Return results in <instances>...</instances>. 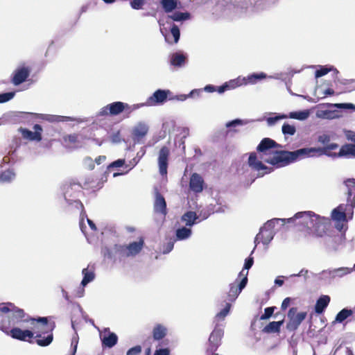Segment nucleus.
<instances>
[{
	"label": "nucleus",
	"instance_id": "1",
	"mask_svg": "<svg viewBox=\"0 0 355 355\" xmlns=\"http://www.w3.org/2000/svg\"><path fill=\"white\" fill-rule=\"evenodd\" d=\"M282 146L270 138L263 139L257 147L256 153H251L248 158V164L254 170L259 172L261 175L270 172L263 162L268 163L277 168L284 167L291 163L312 156L313 148H300L294 151L278 150Z\"/></svg>",
	"mask_w": 355,
	"mask_h": 355
},
{
	"label": "nucleus",
	"instance_id": "2",
	"mask_svg": "<svg viewBox=\"0 0 355 355\" xmlns=\"http://www.w3.org/2000/svg\"><path fill=\"white\" fill-rule=\"evenodd\" d=\"M35 321L37 319L28 318L23 309L13 304V309H10L8 315L1 320L0 330L13 339L32 343L31 339L34 338L35 333L29 329H21L19 327L29 322L33 324Z\"/></svg>",
	"mask_w": 355,
	"mask_h": 355
},
{
	"label": "nucleus",
	"instance_id": "3",
	"mask_svg": "<svg viewBox=\"0 0 355 355\" xmlns=\"http://www.w3.org/2000/svg\"><path fill=\"white\" fill-rule=\"evenodd\" d=\"M287 223H294L300 230L315 236H322L329 225L327 219L311 211L297 212Z\"/></svg>",
	"mask_w": 355,
	"mask_h": 355
},
{
	"label": "nucleus",
	"instance_id": "4",
	"mask_svg": "<svg viewBox=\"0 0 355 355\" xmlns=\"http://www.w3.org/2000/svg\"><path fill=\"white\" fill-rule=\"evenodd\" d=\"M144 241L140 239L138 241H134L128 245H114L112 248H105L103 250V254L108 259L122 260L126 257H135L144 247Z\"/></svg>",
	"mask_w": 355,
	"mask_h": 355
},
{
	"label": "nucleus",
	"instance_id": "5",
	"mask_svg": "<svg viewBox=\"0 0 355 355\" xmlns=\"http://www.w3.org/2000/svg\"><path fill=\"white\" fill-rule=\"evenodd\" d=\"M231 304L227 303L225 308L218 313L214 320L215 327L209 338L208 352H216L221 344V339L223 336V324L220 321L224 320L230 312Z\"/></svg>",
	"mask_w": 355,
	"mask_h": 355
},
{
	"label": "nucleus",
	"instance_id": "6",
	"mask_svg": "<svg viewBox=\"0 0 355 355\" xmlns=\"http://www.w3.org/2000/svg\"><path fill=\"white\" fill-rule=\"evenodd\" d=\"M37 322L40 323V326L37 327V331L34 332L36 335L35 343L42 347L49 345L53 339V329L55 327L54 323H48V319L45 317H39L37 318Z\"/></svg>",
	"mask_w": 355,
	"mask_h": 355
},
{
	"label": "nucleus",
	"instance_id": "7",
	"mask_svg": "<svg viewBox=\"0 0 355 355\" xmlns=\"http://www.w3.org/2000/svg\"><path fill=\"white\" fill-rule=\"evenodd\" d=\"M62 191L64 200L69 205L75 204L77 208L82 209L81 220L80 222V227L81 231L85 233L83 227V216L87 217L85 212L83 211V205L82 202L76 199H71V198H76L78 197V193L80 192V186L76 183L64 184L62 186Z\"/></svg>",
	"mask_w": 355,
	"mask_h": 355
},
{
	"label": "nucleus",
	"instance_id": "8",
	"mask_svg": "<svg viewBox=\"0 0 355 355\" xmlns=\"http://www.w3.org/2000/svg\"><path fill=\"white\" fill-rule=\"evenodd\" d=\"M143 105H141L142 106ZM140 107L139 105H129L127 103L116 101L112 103L108 104L107 105L103 107L100 112L99 114L101 116H105V115H112V116H116L119 114L120 113L125 112L128 114L131 113L132 111L138 109Z\"/></svg>",
	"mask_w": 355,
	"mask_h": 355
},
{
	"label": "nucleus",
	"instance_id": "9",
	"mask_svg": "<svg viewBox=\"0 0 355 355\" xmlns=\"http://www.w3.org/2000/svg\"><path fill=\"white\" fill-rule=\"evenodd\" d=\"M327 229L322 236L320 238V243L323 245L329 251H336L338 249L340 245L344 241V236L342 234H329L327 233Z\"/></svg>",
	"mask_w": 355,
	"mask_h": 355
},
{
	"label": "nucleus",
	"instance_id": "10",
	"mask_svg": "<svg viewBox=\"0 0 355 355\" xmlns=\"http://www.w3.org/2000/svg\"><path fill=\"white\" fill-rule=\"evenodd\" d=\"M159 29L166 42L177 43L180 40V28L175 24H159Z\"/></svg>",
	"mask_w": 355,
	"mask_h": 355
},
{
	"label": "nucleus",
	"instance_id": "11",
	"mask_svg": "<svg viewBox=\"0 0 355 355\" xmlns=\"http://www.w3.org/2000/svg\"><path fill=\"white\" fill-rule=\"evenodd\" d=\"M352 272V269L347 267H341L333 270H323L320 273V279L331 281L337 278H341Z\"/></svg>",
	"mask_w": 355,
	"mask_h": 355
},
{
	"label": "nucleus",
	"instance_id": "12",
	"mask_svg": "<svg viewBox=\"0 0 355 355\" xmlns=\"http://www.w3.org/2000/svg\"><path fill=\"white\" fill-rule=\"evenodd\" d=\"M248 272H245V274L243 275V271H241L239 273V277H243L240 282L238 284L234 282L230 285V291L228 293L229 300L233 301L234 300L241 291L245 287L248 283Z\"/></svg>",
	"mask_w": 355,
	"mask_h": 355
},
{
	"label": "nucleus",
	"instance_id": "13",
	"mask_svg": "<svg viewBox=\"0 0 355 355\" xmlns=\"http://www.w3.org/2000/svg\"><path fill=\"white\" fill-rule=\"evenodd\" d=\"M295 312L296 309L295 308H291L288 311V317L290 320L287 324V328L289 330H296L306 317V312H300L295 315Z\"/></svg>",
	"mask_w": 355,
	"mask_h": 355
},
{
	"label": "nucleus",
	"instance_id": "14",
	"mask_svg": "<svg viewBox=\"0 0 355 355\" xmlns=\"http://www.w3.org/2000/svg\"><path fill=\"white\" fill-rule=\"evenodd\" d=\"M350 204L340 205L337 208L334 209L331 213V217L334 220L341 223L346 221L347 216L349 215V219L352 218L351 211H349Z\"/></svg>",
	"mask_w": 355,
	"mask_h": 355
},
{
	"label": "nucleus",
	"instance_id": "15",
	"mask_svg": "<svg viewBox=\"0 0 355 355\" xmlns=\"http://www.w3.org/2000/svg\"><path fill=\"white\" fill-rule=\"evenodd\" d=\"M31 71V68L24 65L17 67L12 73V83L13 85H19L26 81Z\"/></svg>",
	"mask_w": 355,
	"mask_h": 355
},
{
	"label": "nucleus",
	"instance_id": "16",
	"mask_svg": "<svg viewBox=\"0 0 355 355\" xmlns=\"http://www.w3.org/2000/svg\"><path fill=\"white\" fill-rule=\"evenodd\" d=\"M33 130L34 132L23 128H20L19 129L24 139H28L29 141H40L42 139V127L39 124H35L33 126Z\"/></svg>",
	"mask_w": 355,
	"mask_h": 355
},
{
	"label": "nucleus",
	"instance_id": "17",
	"mask_svg": "<svg viewBox=\"0 0 355 355\" xmlns=\"http://www.w3.org/2000/svg\"><path fill=\"white\" fill-rule=\"evenodd\" d=\"M100 338L103 345L109 348L113 347L118 341L116 334L111 332L109 328H104L100 331Z\"/></svg>",
	"mask_w": 355,
	"mask_h": 355
},
{
	"label": "nucleus",
	"instance_id": "18",
	"mask_svg": "<svg viewBox=\"0 0 355 355\" xmlns=\"http://www.w3.org/2000/svg\"><path fill=\"white\" fill-rule=\"evenodd\" d=\"M148 131V126L143 122H139L137 123L132 129V139L135 144H139L141 142L142 139H144L147 135Z\"/></svg>",
	"mask_w": 355,
	"mask_h": 355
},
{
	"label": "nucleus",
	"instance_id": "19",
	"mask_svg": "<svg viewBox=\"0 0 355 355\" xmlns=\"http://www.w3.org/2000/svg\"><path fill=\"white\" fill-rule=\"evenodd\" d=\"M347 189V203L350 204L349 211L353 214V209L355 207V179H348L345 181Z\"/></svg>",
	"mask_w": 355,
	"mask_h": 355
},
{
	"label": "nucleus",
	"instance_id": "20",
	"mask_svg": "<svg viewBox=\"0 0 355 355\" xmlns=\"http://www.w3.org/2000/svg\"><path fill=\"white\" fill-rule=\"evenodd\" d=\"M169 155V149L166 146H163L159 153L158 164L159 173L164 175L167 173L168 157Z\"/></svg>",
	"mask_w": 355,
	"mask_h": 355
},
{
	"label": "nucleus",
	"instance_id": "21",
	"mask_svg": "<svg viewBox=\"0 0 355 355\" xmlns=\"http://www.w3.org/2000/svg\"><path fill=\"white\" fill-rule=\"evenodd\" d=\"M154 211L165 216L167 214L166 202L164 196L157 191L155 192L154 201Z\"/></svg>",
	"mask_w": 355,
	"mask_h": 355
},
{
	"label": "nucleus",
	"instance_id": "22",
	"mask_svg": "<svg viewBox=\"0 0 355 355\" xmlns=\"http://www.w3.org/2000/svg\"><path fill=\"white\" fill-rule=\"evenodd\" d=\"M169 90L157 89L150 96L146 102L148 105H153L158 103H163L167 98Z\"/></svg>",
	"mask_w": 355,
	"mask_h": 355
},
{
	"label": "nucleus",
	"instance_id": "23",
	"mask_svg": "<svg viewBox=\"0 0 355 355\" xmlns=\"http://www.w3.org/2000/svg\"><path fill=\"white\" fill-rule=\"evenodd\" d=\"M187 62V55L182 52L173 53L169 55V64L175 68L184 67Z\"/></svg>",
	"mask_w": 355,
	"mask_h": 355
},
{
	"label": "nucleus",
	"instance_id": "24",
	"mask_svg": "<svg viewBox=\"0 0 355 355\" xmlns=\"http://www.w3.org/2000/svg\"><path fill=\"white\" fill-rule=\"evenodd\" d=\"M204 181L202 178L198 173H193L189 182V187L191 191L195 193H200L203 189Z\"/></svg>",
	"mask_w": 355,
	"mask_h": 355
},
{
	"label": "nucleus",
	"instance_id": "25",
	"mask_svg": "<svg viewBox=\"0 0 355 355\" xmlns=\"http://www.w3.org/2000/svg\"><path fill=\"white\" fill-rule=\"evenodd\" d=\"M345 320H348L347 322H355L353 319V313L351 309L344 308L340 311L335 318L334 322L343 323Z\"/></svg>",
	"mask_w": 355,
	"mask_h": 355
},
{
	"label": "nucleus",
	"instance_id": "26",
	"mask_svg": "<svg viewBox=\"0 0 355 355\" xmlns=\"http://www.w3.org/2000/svg\"><path fill=\"white\" fill-rule=\"evenodd\" d=\"M198 216L197 213L192 211H187L181 217L182 222L184 223L185 225L190 228L198 222Z\"/></svg>",
	"mask_w": 355,
	"mask_h": 355
},
{
	"label": "nucleus",
	"instance_id": "27",
	"mask_svg": "<svg viewBox=\"0 0 355 355\" xmlns=\"http://www.w3.org/2000/svg\"><path fill=\"white\" fill-rule=\"evenodd\" d=\"M330 302V297L329 295H322L316 301L315 305V311L318 314L322 313L325 309L327 307Z\"/></svg>",
	"mask_w": 355,
	"mask_h": 355
},
{
	"label": "nucleus",
	"instance_id": "28",
	"mask_svg": "<svg viewBox=\"0 0 355 355\" xmlns=\"http://www.w3.org/2000/svg\"><path fill=\"white\" fill-rule=\"evenodd\" d=\"M267 77H268V76L263 72L251 73L246 77H243V78L244 80L243 82H245L244 85H255L259 81H260L263 79H265Z\"/></svg>",
	"mask_w": 355,
	"mask_h": 355
},
{
	"label": "nucleus",
	"instance_id": "29",
	"mask_svg": "<svg viewBox=\"0 0 355 355\" xmlns=\"http://www.w3.org/2000/svg\"><path fill=\"white\" fill-rule=\"evenodd\" d=\"M39 117L42 119L46 120L49 122H60V121H71L73 119L70 116H64L60 115L53 114H39Z\"/></svg>",
	"mask_w": 355,
	"mask_h": 355
},
{
	"label": "nucleus",
	"instance_id": "30",
	"mask_svg": "<svg viewBox=\"0 0 355 355\" xmlns=\"http://www.w3.org/2000/svg\"><path fill=\"white\" fill-rule=\"evenodd\" d=\"M167 328L161 324H157L153 329V337L155 340H159L164 338L167 334Z\"/></svg>",
	"mask_w": 355,
	"mask_h": 355
},
{
	"label": "nucleus",
	"instance_id": "31",
	"mask_svg": "<svg viewBox=\"0 0 355 355\" xmlns=\"http://www.w3.org/2000/svg\"><path fill=\"white\" fill-rule=\"evenodd\" d=\"M340 157H355V144H345L340 149Z\"/></svg>",
	"mask_w": 355,
	"mask_h": 355
},
{
	"label": "nucleus",
	"instance_id": "32",
	"mask_svg": "<svg viewBox=\"0 0 355 355\" xmlns=\"http://www.w3.org/2000/svg\"><path fill=\"white\" fill-rule=\"evenodd\" d=\"M287 222V219L285 218H272L271 220H268L264 225L261 227V231L265 230L273 231V229L276 225H280L281 226H284Z\"/></svg>",
	"mask_w": 355,
	"mask_h": 355
},
{
	"label": "nucleus",
	"instance_id": "33",
	"mask_svg": "<svg viewBox=\"0 0 355 355\" xmlns=\"http://www.w3.org/2000/svg\"><path fill=\"white\" fill-rule=\"evenodd\" d=\"M83 278L81 282V286L85 287L89 283L92 282L95 278V274L93 269H89V267L84 268L82 271Z\"/></svg>",
	"mask_w": 355,
	"mask_h": 355
},
{
	"label": "nucleus",
	"instance_id": "34",
	"mask_svg": "<svg viewBox=\"0 0 355 355\" xmlns=\"http://www.w3.org/2000/svg\"><path fill=\"white\" fill-rule=\"evenodd\" d=\"M191 229L187 226L178 228L175 231L176 239L179 241L189 239L191 236Z\"/></svg>",
	"mask_w": 355,
	"mask_h": 355
},
{
	"label": "nucleus",
	"instance_id": "35",
	"mask_svg": "<svg viewBox=\"0 0 355 355\" xmlns=\"http://www.w3.org/2000/svg\"><path fill=\"white\" fill-rule=\"evenodd\" d=\"M146 150L144 147H142L140 150L137 153V155L135 157L132 159L128 164H127L125 166V168H127L128 170L126 171V173L132 170L140 161L141 158L145 155Z\"/></svg>",
	"mask_w": 355,
	"mask_h": 355
},
{
	"label": "nucleus",
	"instance_id": "36",
	"mask_svg": "<svg viewBox=\"0 0 355 355\" xmlns=\"http://www.w3.org/2000/svg\"><path fill=\"white\" fill-rule=\"evenodd\" d=\"M261 234V241L264 245H268L270 241L273 239L274 236L275 234V231L269 230H263L261 231V227L260 228V231L259 232Z\"/></svg>",
	"mask_w": 355,
	"mask_h": 355
},
{
	"label": "nucleus",
	"instance_id": "37",
	"mask_svg": "<svg viewBox=\"0 0 355 355\" xmlns=\"http://www.w3.org/2000/svg\"><path fill=\"white\" fill-rule=\"evenodd\" d=\"M270 116L266 118V122L268 126H273L280 120L286 119L288 118V115L280 113H271Z\"/></svg>",
	"mask_w": 355,
	"mask_h": 355
},
{
	"label": "nucleus",
	"instance_id": "38",
	"mask_svg": "<svg viewBox=\"0 0 355 355\" xmlns=\"http://www.w3.org/2000/svg\"><path fill=\"white\" fill-rule=\"evenodd\" d=\"M168 17L175 21H184L190 19L191 14L188 12L175 11Z\"/></svg>",
	"mask_w": 355,
	"mask_h": 355
},
{
	"label": "nucleus",
	"instance_id": "39",
	"mask_svg": "<svg viewBox=\"0 0 355 355\" xmlns=\"http://www.w3.org/2000/svg\"><path fill=\"white\" fill-rule=\"evenodd\" d=\"M160 3L166 12H171L177 8V0H161Z\"/></svg>",
	"mask_w": 355,
	"mask_h": 355
},
{
	"label": "nucleus",
	"instance_id": "40",
	"mask_svg": "<svg viewBox=\"0 0 355 355\" xmlns=\"http://www.w3.org/2000/svg\"><path fill=\"white\" fill-rule=\"evenodd\" d=\"M283 321H273L270 322L263 328V331L266 333H276L280 329Z\"/></svg>",
	"mask_w": 355,
	"mask_h": 355
},
{
	"label": "nucleus",
	"instance_id": "41",
	"mask_svg": "<svg viewBox=\"0 0 355 355\" xmlns=\"http://www.w3.org/2000/svg\"><path fill=\"white\" fill-rule=\"evenodd\" d=\"M80 136L76 134L69 135L64 137V141L67 143L69 142L73 147L78 148L81 146V141L80 140Z\"/></svg>",
	"mask_w": 355,
	"mask_h": 355
},
{
	"label": "nucleus",
	"instance_id": "42",
	"mask_svg": "<svg viewBox=\"0 0 355 355\" xmlns=\"http://www.w3.org/2000/svg\"><path fill=\"white\" fill-rule=\"evenodd\" d=\"M338 147V146L336 144H330L323 148H312L315 150L311 152V155H312L311 157H313L315 153H318V155H320L327 154V150H335Z\"/></svg>",
	"mask_w": 355,
	"mask_h": 355
},
{
	"label": "nucleus",
	"instance_id": "43",
	"mask_svg": "<svg viewBox=\"0 0 355 355\" xmlns=\"http://www.w3.org/2000/svg\"><path fill=\"white\" fill-rule=\"evenodd\" d=\"M15 178V172L11 170L8 169L3 172H2L0 175V182L3 183H8L10 182L12 180H13Z\"/></svg>",
	"mask_w": 355,
	"mask_h": 355
},
{
	"label": "nucleus",
	"instance_id": "44",
	"mask_svg": "<svg viewBox=\"0 0 355 355\" xmlns=\"http://www.w3.org/2000/svg\"><path fill=\"white\" fill-rule=\"evenodd\" d=\"M243 81H244V80H243V77L239 76L238 78H236L235 79L230 80V81L225 83V84H226L228 89H233L238 87L244 85L245 82H243Z\"/></svg>",
	"mask_w": 355,
	"mask_h": 355
},
{
	"label": "nucleus",
	"instance_id": "45",
	"mask_svg": "<svg viewBox=\"0 0 355 355\" xmlns=\"http://www.w3.org/2000/svg\"><path fill=\"white\" fill-rule=\"evenodd\" d=\"M309 116V112L307 110L292 112L288 115V118L295 119L298 120H305Z\"/></svg>",
	"mask_w": 355,
	"mask_h": 355
},
{
	"label": "nucleus",
	"instance_id": "46",
	"mask_svg": "<svg viewBox=\"0 0 355 355\" xmlns=\"http://www.w3.org/2000/svg\"><path fill=\"white\" fill-rule=\"evenodd\" d=\"M282 131L285 137L293 136L296 132V128L293 125L289 124L288 123H284L282 127Z\"/></svg>",
	"mask_w": 355,
	"mask_h": 355
},
{
	"label": "nucleus",
	"instance_id": "47",
	"mask_svg": "<svg viewBox=\"0 0 355 355\" xmlns=\"http://www.w3.org/2000/svg\"><path fill=\"white\" fill-rule=\"evenodd\" d=\"M214 212V210L211 205H209L207 208L198 211V214H197L198 216V219L200 218L199 221L207 219Z\"/></svg>",
	"mask_w": 355,
	"mask_h": 355
},
{
	"label": "nucleus",
	"instance_id": "48",
	"mask_svg": "<svg viewBox=\"0 0 355 355\" xmlns=\"http://www.w3.org/2000/svg\"><path fill=\"white\" fill-rule=\"evenodd\" d=\"M334 71V73L335 74L338 73V71L336 69H334L333 67H320V68L318 70H316L315 73V78H320L322 77L327 73H328L329 71Z\"/></svg>",
	"mask_w": 355,
	"mask_h": 355
},
{
	"label": "nucleus",
	"instance_id": "49",
	"mask_svg": "<svg viewBox=\"0 0 355 355\" xmlns=\"http://www.w3.org/2000/svg\"><path fill=\"white\" fill-rule=\"evenodd\" d=\"M249 123L247 119H236L230 121H228L225 124V127L227 128H234L239 125H244Z\"/></svg>",
	"mask_w": 355,
	"mask_h": 355
},
{
	"label": "nucleus",
	"instance_id": "50",
	"mask_svg": "<svg viewBox=\"0 0 355 355\" xmlns=\"http://www.w3.org/2000/svg\"><path fill=\"white\" fill-rule=\"evenodd\" d=\"M13 309V304L10 302L0 304V318L2 319L5 317L3 314L8 315L10 309Z\"/></svg>",
	"mask_w": 355,
	"mask_h": 355
},
{
	"label": "nucleus",
	"instance_id": "51",
	"mask_svg": "<svg viewBox=\"0 0 355 355\" xmlns=\"http://www.w3.org/2000/svg\"><path fill=\"white\" fill-rule=\"evenodd\" d=\"M15 95V92H9L6 93L0 94V103H6L14 98Z\"/></svg>",
	"mask_w": 355,
	"mask_h": 355
},
{
	"label": "nucleus",
	"instance_id": "52",
	"mask_svg": "<svg viewBox=\"0 0 355 355\" xmlns=\"http://www.w3.org/2000/svg\"><path fill=\"white\" fill-rule=\"evenodd\" d=\"M174 243L175 241L171 239L167 243H164L162 246L163 254L169 253L173 249Z\"/></svg>",
	"mask_w": 355,
	"mask_h": 355
},
{
	"label": "nucleus",
	"instance_id": "53",
	"mask_svg": "<svg viewBox=\"0 0 355 355\" xmlns=\"http://www.w3.org/2000/svg\"><path fill=\"white\" fill-rule=\"evenodd\" d=\"M125 161L124 159H119L116 161H114L113 162H112L108 166H107V169L110 170V168H118V167H121L123 166H125L126 164H125Z\"/></svg>",
	"mask_w": 355,
	"mask_h": 355
},
{
	"label": "nucleus",
	"instance_id": "54",
	"mask_svg": "<svg viewBox=\"0 0 355 355\" xmlns=\"http://www.w3.org/2000/svg\"><path fill=\"white\" fill-rule=\"evenodd\" d=\"M83 165L85 168H88L89 170H92L94 168V162L93 159L91 157H85L83 159Z\"/></svg>",
	"mask_w": 355,
	"mask_h": 355
},
{
	"label": "nucleus",
	"instance_id": "55",
	"mask_svg": "<svg viewBox=\"0 0 355 355\" xmlns=\"http://www.w3.org/2000/svg\"><path fill=\"white\" fill-rule=\"evenodd\" d=\"M275 307H267L264 310V313L261 316V320L268 319L273 313Z\"/></svg>",
	"mask_w": 355,
	"mask_h": 355
},
{
	"label": "nucleus",
	"instance_id": "56",
	"mask_svg": "<svg viewBox=\"0 0 355 355\" xmlns=\"http://www.w3.org/2000/svg\"><path fill=\"white\" fill-rule=\"evenodd\" d=\"M144 4V0H132L130 2L131 7L135 10H139L142 8Z\"/></svg>",
	"mask_w": 355,
	"mask_h": 355
},
{
	"label": "nucleus",
	"instance_id": "57",
	"mask_svg": "<svg viewBox=\"0 0 355 355\" xmlns=\"http://www.w3.org/2000/svg\"><path fill=\"white\" fill-rule=\"evenodd\" d=\"M141 352V347L139 345H137L128 349L126 355H139Z\"/></svg>",
	"mask_w": 355,
	"mask_h": 355
},
{
	"label": "nucleus",
	"instance_id": "58",
	"mask_svg": "<svg viewBox=\"0 0 355 355\" xmlns=\"http://www.w3.org/2000/svg\"><path fill=\"white\" fill-rule=\"evenodd\" d=\"M253 263H254V260H253V258L252 257H248V259H245V263H244V267H243V269L242 271H243V275L245 274V270H248L253 265ZM248 272V271H246Z\"/></svg>",
	"mask_w": 355,
	"mask_h": 355
},
{
	"label": "nucleus",
	"instance_id": "59",
	"mask_svg": "<svg viewBox=\"0 0 355 355\" xmlns=\"http://www.w3.org/2000/svg\"><path fill=\"white\" fill-rule=\"evenodd\" d=\"M110 140L113 144H119L121 141L120 132L117 131L110 135Z\"/></svg>",
	"mask_w": 355,
	"mask_h": 355
},
{
	"label": "nucleus",
	"instance_id": "60",
	"mask_svg": "<svg viewBox=\"0 0 355 355\" xmlns=\"http://www.w3.org/2000/svg\"><path fill=\"white\" fill-rule=\"evenodd\" d=\"M330 137L327 134H322L320 135L318 138V142L322 144H327L330 141Z\"/></svg>",
	"mask_w": 355,
	"mask_h": 355
},
{
	"label": "nucleus",
	"instance_id": "61",
	"mask_svg": "<svg viewBox=\"0 0 355 355\" xmlns=\"http://www.w3.org/2000/svg\"><path fill=\"white\" fill-rule=\"evenodd\" d=\"M170 351L167 348L156 349L154 355H169Z\"/></svg>",
	"mask_w": 355,
	"mask_h": 355
},
{
	"label": "nucleus",
	"instance_id": "62",
	"mask_svg": "<svg viewBox=\"0 0 355 355\" xmlns=\"http://www.w3.org/2000/svg\"><path fill=\"white\" fill-rule=\"evenodd\" d=\"M77 346H78V340L75 337L72 338L71 341V355H75L76 350H77Z\"/></svg>",
	"mask_w": 355,
	"mask_h": 355
},
{
	"label": "nucleus",
	"instance_id": "63",
	"mask_svg": "<svg viewBox=\"0 0 355 355\" xmlns=\"http://www.w3.org/2000/svg\"><path fill=\"white\" fill-rule=\"evenodd\" d=\"M336 106L338 107L352 109V110H355V105H354L352 103H340V104H337Z\"/></svg>",
	"mask_w": 355,
	"mask_h": 355
},
{
	"label": "nucleus",
	"instance_id": "64",
	"mask_svg": "<svg viewBox=\"0 0 355 355\" xmlns=\"http://www.w3.org/2000/svg\"><path fill=\"white\" fill-rule=\"evenodd\" d=\"M346 137L348 140H350L355 144V132H354L347 131L346 132Z\"/></svg>",
	"mask_w": 355,
	"mask_h": 355
}]
</instances>
